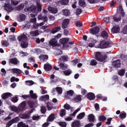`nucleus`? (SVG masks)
<instances>
[{"label": "nucleus", "mask_w": 127, "mask_h": 127, "mask_svg": "<svg viewBox=\"0 0 127 127\" xmlns=\"http://www.w3.org/2000/svg\"><path fill=\"white\" fill-rule=\"evenodd\" d=\"M37 8L34 5H31L29 7L26 6L24 8V11L28 13H31L32 12L31 14V17H35L38 14V12H40L42 9V5L40 3L37 2Z\"/></svg>", "instance_id": "nucleus-1"}, {"label": "nucleus", "mask_w": 127, "mask_h": 127, "mask_svg": "<svg viewBox=\"0 0 127 127\" xmlns=\"http://www.w3.org/2000/svg\"><path fill=\"white\" fill-rule=\"evenodd\" d=\"M18 41L21 43L22 48H27L28 47V42H27V37L25 35H22L17 38Z\"/></svg>", "instance_id": "nucleus-2"}, {"label": "nucleus", "mask_w": 127, "mask_h": 127, "mask_svg": "<svg viewBox=\"0 0 127 127\" xmlns=\"http://www.w3.org/2000/svg\"><path fill=\"white\" fill-rule=\"evenodd\" d=\"M112 46H113V43L108 41H101L100 43L98 44V48L101 49L110 48Z\"/></svg>", "instance_id": "nucleus-3"}, {"label": "nucleus", "mask_w": 127, "mask_h": 127, "mask_svg": "<svg viewBox=\"0 0 127 127\" xmlns=\"http://www.w3.org/2000/svg\"><path fill=\"white\" fill-rule=\"evenodd\" d=\"M96 60L99 61V62H105V61L108 58V56L104 55L103 56L102 53L100 52H97L95 53V56Z\"/></svg>", "instance_id": "nucleus-4"}, {"label": "nucleus", "mask_w": 127, "mask_h": 127, "mask_svg": "<svg viewBox=\"0 0 127 127\" xmlns=\"http://www.w3.org/2000/svg\"><path fill=\"white\" fill-rule=\"evenodd\" d=\"M19 121H20L19 117H16L15 118L8 122L6 125V127H10L13 124H17Z\"/></svg>", "instance_id": "nucleus-5"}, {"label": "nucleus", "mask_w": 127, "mask_h": 127, "mask_svg": "<svg viewBox=\"0 0 127 127\" xmlns=\"http://www.w3.org/2000/svg\"><path fill=\"white\" fill-rule=\"evenodd\" d=\"M70 23V19H65L63 20L62 23V28L63 29H65L68 27V25Z\"/></svg>", "instance_id": "nucleus-6"}, {"label": "nucleus", "mask_w": 127, "mask_h": 127, "mask_svg": "<svg viewBox=\"0 0 127 127\" xmlns=\"http://www.w3.org/2000/svg\"><path fill=\"white\" fill-rule=\"evenodd\" d=\"M100 32V27L95 26L90 30V33L94 35L95 34H98Z\"/></svg>", "instance_id": "nucleus-7"}, {"label": "nucleus", "mask_w": 127, "mask_h": 127, "mask_svg": "<svg viewBox=\"0 0 127 127\" xmlns=\"http://www.w3.org/2000/svg\"><path fill=\"white\" fill-rule=\"evenodd\" d=\"M112 66L114 68H120L121 67V60H117L112 63Z\"/></svg>", "instance_id": "nucleus-8"}, {"label": "nucleus", "mask_w": 127, "mask_h": 127, "mask_svg": "<svg viewBox=\"0 0 127 127\" xmlns=\"http://www.w3.org/2000/svg\"><path fill=\"white\" fill-rule=\"evenodd\" d=\"M59 5H67L69 3V0H60L57 2Z\"/></svg>", "instance_id": "nucleus-9"}, {"label": "nucleus", "mask_w": 127, "mask_h": 127, "mask_svg": "<svg viewBox=\"0 0 127 127\" xmlns=\"http://www.w3.org/2000/svg\"><path fill=\"white\" fill-rule=\"evenodd\" d=\"M19 117L22 120H28L30 119V115L27 114L21 113L19 115Z\"/></svg>", "instance_id": "nucleus-10"}, {"label": "nucleus", "mask_w": 127, "mask_h": 127, "mask_svg": "<svg viewBox=\"0 0 127 127\" xmlns=\"http://www.w3.org/2000/svg\"><path fill=\"white\" fill-rule=\"evenodd\" d=\"M111 32L113 33V34L119 33V32H120V26L118 25L113 26L111 29Z\"/></svg>", "instance_id": "nucleus-11"}, {"label": "nucleus", "mask_w": 127, "mask_h": 127, "mask_svg": "<svg viewBox=\"0 0 127 127\" xmlns=\"http://www.w3.org/2000/svg\"><path fill=\"white\" fill-rule=\"evenodd\" d=\"M72 100L74 103H80L82 101V95H77L75 97H74Z\"/></svg>", "instance_id": "nucleus-12"}, {"label": "nucleus", "mask_w": 127, "mask_h": 127, "mask_svg": "<svg viewBox=\"0 0 127 127\" xmlns=\"http://www.w3.org/2000/svg\"><path fill=\"white\" fill-rule=\"evenodd\" d=\"M71 127H81V122L79 120H75L71 123Z\"/></svg>", "instance_id": "nucleus-13"}, {"label": "nucleus", "mask_w": 127, "mask_h": 127, "mask_svg": "<svg viewBox=\"0 0 127 127\" xmlns=\"http://www.w3.org/2000/svg\"><path fill=\"white\" fill-rule=\"evenodd\" d=\"M9 62L11 64H14V65H17V64H19V61L15 58L9 59Z\"/></svg>", "instance_id": "nucleus-14"}, {"label": "nucleus", "mask_w": 127, "mask_h": 127, "mask_svg": "<svg viewBox=\"0 0 127 127\" xmlns=\"http://www.w3.org/2000/svg\"><path fill=\"white\" fill-rule=\"evenodd\" d=\"M87 98L88 100H90V101H93V100H95V94L92 92L88 93L87 95Z\"/></svg>", "instance_id": "nucleus-15"}, {"label": "nucleus", "mask_w": 127, "mask_h": 127, "mask_svg": "<svg viewBox=\"0 0 127 127\" xmlns=\"http://www.w3.org/2000/svg\"><path fill=\"white\" fill-rule=\"evenodd\" d=\"M48 9L49 11H51L52 13H57L58 9L56 7H52L51 6H49Z\"/></svg>", "instance_id": "nucleus-16"}, {"label": "nucleus", "mask_w": 127, "mask_h": 127, "mask_svg": "<svg viewBox=\"0 0 127 127\" xmlns=\"http://www.w3.org/2000/svg\"><path fill=\"white\" fill-rule=\"evenodd\" d=\"M60 30H61V27L57 26V27H55V28H53L51 30V32L53 34H55V33H56L57 32H58V31H59Z\"/></svg>", "instance_id": "nucleus-17"}, {"label": "nucleus", "mask_w": 127, "mask_h": 127, "mask_svg": "<svg viewBox=\"0 0 127 127\" xmlns=\"http://www.w3.org/2000/svg\"><path fill=\"white\" fill-rule=\"evenodd\" d=\"M11 96H12V94H11V93L7 92L2 94V95H1V98L2 99H3V100H6L7 98H9V97H11Z\"/></svg>", "instance_id": "nucleus-18"}, {"label": "nucleus", "mask_w": 127, "mask_h": 127, "mask_svg": "<svg viewBox=\"0 0 127 127\" xmlns=\"http://www.w3.org/2000/svg\"><path fill=\"white\" fill-rule=\"evenodd\" d=\"M69 39L68 38H64L60 40V43L63 44L64 46L65 44H67L68 43V41H69Z\"/></svg>", "instance_id": "nucleus-19"}, {"label": "nucleus", "mask_w": 127, "mask_h": 127, "mask_svg": "<svg viewBox=\"0 0 127 127\" xmlns=\"http://www.w3.org/2000/svg\"><path fill=\"white\" fill-rule=\"evenodd\" d=\"M44 68L45 70V71H50L52 69V66H51V65L49 64H44Z\"/></svg>", "instance_id": "nucleus-20"}, {"label": "nucleus", "mask_w": 127, "mask_h": 127, "mask_svg": "<svg viewBox=\"0 0 127 127\" xmlns=\"http://www.w3.org/2000/svg\"><path fill=\"white\" fill-rule=\"evenodd\" d=\"M59 65L60 67L61 70H66L68 68V65L64 64L62 63L59 62Z\"/></svg>", "instance_id": "nucleus-21"}, {"label": "nucleus", "mask_w": 127, "mask_h": 127, "mask_svg": "<svg viewBox=\"0 0 127 127\" xmlns=\"http://www.w3.org/2000/svg\"><path fill=\"white\" fill-rule=\"evenodd\" d=\"M89 123H94L95 122V116L93 114H89L88 116Z\"/></svg>", "instance_id": "nucleus-22"}, {"label": "nucleus", "mask_w": 127, "mask_h": 127, "mask_svg": "<svg viewBox=\"0 0 127 127\" xmlns=\"http://www.w3.org/2000/svg\"><path fill=\"white\" fill-rule=\"evenodd\" d=\"M30 34L32 37H35L37 35H39V32H38V30L31 31L30 32Z\"/></svg>", "instance_id": "nucleus-23"}, {"label": "nucleus", "mask_w": 127, "mask_h": 127, "mask_svg": "<svg viewBox=\"0 0 127 127\" xmlns=\"http://www.w3.org/2000/svg\"><path fill=\"white\" fill-rule=\"evenodd\" d=\"M96 98L97 99H99V100H102V101H103L104 102H106L108 100V98L107 97H103V95H102V94L97 95L96 96Z\"/></svg>", "instance_id": "nucleus-24"}, {"label": "nucleus", "mask_w": 127, "mask_h": 127, "mask_svg": "<svg viewBox=\"0 0 127 127\" xmlns=\"http://www.w3.org/2000/svg\"><path fill=\"white\" fill-rule=\"evenodd\" d=\"M11 71L13 74H21V73H22L21 70L18 68H12Z\"/></svg>", "instance_id": "nucleus-25"}, {"label": "nucleus", "mask_w": 127, "mask_h": 127, "mask_svg": "<svg viewBox=\"0 0 127 127\" xmlns=\"http://www.w3.org/2000/svg\"><path fill=\"white\" fill-rule=\"evenodd\" d=\"M47 108L48 111H51L53 109V104L51 103L50 102H48L47 103Z\"/></svg>", "instance_id": "nucleus-26"}, {"label": "nucleus", "mask_w": 127, "mask_h": 127, "mask_svg": "<svg viewBox=\"0 0 127 127\" xmlns=\"http://www.w3.org/2000/svg\"><path fill=\"white\" fill-rule=\"evenodd\" d=\"M55 120V115L54 114H51L48 117V122H53Z\"/></svg>", "instance_id": "nucleus-27"}, {"label": "nucleus", "mask_w": 127, "mask_h": 127, "mask_svg": "<svg viewBox=\"0 0 127 127\" xmlns=\"http://www.w3.org/2000/svg\"><path fill=\"white\" fill-rule=\"evenodd\" d=\"M4 7L8 8V11H11V10H13V8H12V7L11 6V5H10V4L8 3H5Z\"/></svg>", "instance_id": "nucleus-28"}, {"label": "nucleus", "mask_w": 127, "mask_h": 127, "mask_svg": "<svg viewBox=\"0 0 127 127\" xmlns=\"http://www.w3.org/2000/svg\"><path fill=\"white\" fill-rule=\"evenodd\" d=\"M50 45H52V46H56V44H57V40L56 39H52L50 41Z\"/></svg>", "instance_id": "nucleus-29"}, {"label": "nucleus", "mask_w": 127, "mask_h": 127, "mask_svg": "<svg viewBox=\"0 0 127 127\" xmlns=\"http://www.w3.org/2000/svg\"><path fill=\"white\" fill-rule=\"evenodd\" d=\"M101 36L103 38H105V39H107L108 38V37L109 35H108V32L106 31H103L101 32Z\"/></svg>", "instance_id": "nucleus-30"}, {"label": "nucleus", "mask_w": 127, "mask_h": 127, "mask_svg": "<svg viewBox=\"0 0 127 127\" xmlns=\"http://www.w3.org/2000/svg\"><path fill=\"white\" fill-rule=\"evenodd\" d=\"M85 115L86 114L85 113V112H82L77 115V119L78 120H82L83 118L85 117Z\"/></svg>", "instance_id": "nucleus-31"}, {"label": "nucleus", "mask_w": 127, "mask_h": 127, "mask_svg": "<svg viewBox=\"0 0 127 127\" xmlns=\"http://www.w3.org/2000/svg\"><path fill=\"white\" fill-rule=\"evenodd\" d=\"M26 107V102L23 101L21 104H20V108L21 110V111H23L24 110V108Z\"/></svg>", "instance_id": "nucleus-32"}, {"label": "nucleus", "mask_w": 127, "mask_h": 127, "mask_svg": "<svg viewBox=\"0 0 127 127\" xmlns=\"http://www.w3.org/2000/svg\"><path fill=\"white\" fill-rule=\"evenodd\" d=\"M78 3L79 5L82 7H85V6H86V2H85V0H79Z\"/></svg>", "instance_id": "nucleus-33"}, {"label": "nucleus", "mask_w": 127, "mask_h": 127, "mask_svg": "<svg viewBox=\"0 0 127 127\" xmlns=\"http://www.w3.org/2000/svg\"><path fill=\"white\" fill-rule=\"evenodd\" d=\"M107 120V117L104 115H101L99 117V121L100 122H105Z\"/></svg>", "instance_id": "nucleus-34"}, {"label": "nucleus", "mask_w": 127, "mask_h": 127, "mask_svg": "<svg viewBox=\"0 0 127 127\" xmlns=\"http://www.w3.org/2000/svg\"><path fill=\"white\" fill-rule=\"evenodd\" d=\"M65 115H66V110L65 109H61L60 116L61 117H65Z\"/></svg>", "instance_id": "nucleus-35"}, {"label": "nucleus", "mask_w": 127, "mask_h": 127, "mask_svg": "<svg viewBox=\"0 0 127 127\" xmlns=\"http://www.w3.org/2000/svg\"><path fill=\"white\" fill-rule=\"evenodd\" d=\"M125 73H126V69H121L118 72V75H120V76H124Z\"/></svg>", "instance_id": "nucleus-36"}, {"label": "nucleus", "mask_w": 127, "mask_h": 127, "mask_svg": "<svg viewBox=\"0 0 127 127\" xmlns=\"http://www.w3.org/2000/svg\"><path fill=\"white\" fill-rule=\"evenodd\" d=\"M58 124L60 126V127H67V123L66 122H58Z\"/></svg>", "instance_id": "nucleus-37"}, {"label": "nucleus", "mask_w": 127, "mask_h": 127, "mask_svg": "<svg viewBox=\"0 0 127 127\" xmlns=\"http://www.w3.org/2000/svg\"><path fill=\"white\" fill-rule=\"evenodd\" d=\"M40 59H42V60H47L48 59V56L41 55L39 56Z\"/></svg>", "instance_id": "nucleus-38"}, {"label": "nucleus", "mask_w": 127, "mask_h": 127, "mask_svg": "<svg viewBox=\"0 0 127 127\" xmlns=\"http://www.w3.org/2000/svg\"><path fill=\"white\" fill-rule=\"evenodd\" d=\"M1 43H2V45H3V46H4L5 47H6L8 46V45H9V43H8V42L6 40H3L1 42Z\"/></svg>", "instance_id": "nucleus-39"}, {"label": "nucleus", "mask_w": 127, "mask_h": 127, "mask_svg": "<svg viewBox=\"0 0 127 127\" xmlns=\"http://www.w3.org/2000/svg\"><path fill=\"white\" fill-rule=\"evenodd\" d=\"M64 73L65 76H69V75H71L72 71H70V69H68L67 70L64 71Z\"/></svg>", "instance_id": "nucleus-40"}, {"label": "nucleus", "mask_w": 127, "mask_h": 127, "mask_svg": "<svg viewBox=\"0 0 127 127\" xmlns=\"http://www.w3.org/2000/svg\"><path fill=\"white\" fill-rule=\"evenodd\" d=\"M90 63L91 66H96V65L98 64V62L97 61H96V60H91Z\"/></svg>", "instance_id": "nucleus-41"}, {"label": "nucleus", "mask_w": 127, "mask_h": 127, "mask_svg": "<svg viewBox=\"0 0 127 127\" xmlns=\"http://www.w3.org/2000/svg\"><path fill=\"white\" fill-rule=\"evenodd\" d=\"M56 90L57 92H58V93L60 95H61V94H62V92H63V89L62 87H56Z\"/></svg>", "instance_id": "nucleus-42"}, {"label": "nucleus", "mask_w": 127, "mask_h": 127, "mask_svg": "<svg viewBox=\"0 0 127 127\" xmlns=\"http://www.w3.org/2000/svg\"><path fill=\"white\" fill-rule=\"evenodd\" d=\"M79 62H80V60L78 59L71 61V62L73 66H76V65L77 64V63H79Z\"/></svg>", "instance_id": "nucleus-43"}, {"label": "nucleus", "mask_w": 127, "mask_h": 127, "mask_svg": "<svg viewBox=\"0 0 127 127\" xmlns=\"http://www.w3.org/2000/svg\"><path fill=\"white\" fill-rule=\"evenodd\" d=\"M80 110H81V108H78L72 114L70 115V117H75L77 113H78V112H79V111H80Z\"/></svg>", "instance_id": "nucleus-44"}, {"label": "nucleus", "mask_w": 127, "mask_h": 127, "mask_svg": "<svg viewBox=\"0 0 127 127\" xmlns=\"http://www.w3.org/2000/svg\"><path fill=\"white\" fill-rule=\"evenodd\" d=\"M60 60H62L63 61H68V56H62L61 58H60Z\"/></svg>", "instance_id": "nucleus-45"}, {"label": "nucleus", "mask_w": 127, "mask_h": 127, "mask_svg": "<svg viewBox=\"0 0 127 127\" xmlns=\"http://www.w3.org/2000/svg\"><path fill=\"white\" fill-rule=\"evenodd\" d=\"M41 112L42 114H45L46 113V107L45 106H41Z\"/></svg>", "instance_id": "nucleus-46"}, {"label": "nucleus", "mask_w": 127, "mask_h": 127, "mask_svg": "<svg viewBox=\"0 0 127 127\" xmlns=\"http://www.w3.org/2000/svg\"><path fill=\"white\" fill-rule=\"evenodd\" d=\"M119 9L120 11H121V13L122 16H124L125 12H124V9H123V7L122 6V5L119 6Z\"/></svg>", "instance_id": "nucleus-47"}, {"label": "nucleus", "mask_w": 127, "mask_h": 127, "mask_svg": "<svg viewBox=\"0 0 127 127\" xmlns=\"http://www.w3.org/2000/svg\"><path fill=\"white\" fill-rule=\"evenodd\" d=\"M70 14V11L68 9H65L64 11V15H65V16H68Z\"/></svg>", "instance_id": "nucleus-48"}, {"label": "nucleus", "mask_w": 127, "mask_h": 127, "mask_svg": "<svg viewBox=\"0 0 127 127\" xmlns=\"http://www.w3.org/2000/svg\"><path fill=\"white\" fill-rule=\"evenodd\" d=\"M113 19L114 21H116L117 22H118V21H121V20H122V17L120 16L118 18L116 16H114L113 17Z\"/></svg>", "instance_id": "nucleus-49"}, {"label": "nucleus", "mask_w": 127, "mask_h": 127, "mask_svg": "<svg viewBox=\"0 0 127 127\" xmlns=\"http://www.w3.org/2000/svg\"><path fill=\"white\" fill-rule=\"evenodd\" d=\"M25 83H26V85H33V84H34V82H33V81L32 80H27L25 81Z\"/></svg>", "instance_id": "nucleus-50"}, {"label": "nucleus", "mask_w": 127, "mask_h": 127, "mask_svg": "<svg viewBox=\"0 0 127 127\" xmlns=\"http://www.w3.org/2000/svg\"><path fill=\"white\" fill-rule=\"evenodd\" d=\"M19 17L21 21H23L24 20H25L26 16L24 14H22L19 15Z\"/></svg>", "instance_id": "nucleus-51"}, {"label": "nucleus", "mask_w": 127, "mask_h": 127, "mask_svg": "<svg viewBox=\"0 0 127 127\" xmlns=\"http://www.w3.org/2000/svg\"><path fill=\"white\" fill-rule=\"evenodd\" d=\"M66 94L67 96H73L74 95V91L73 90H69L67 91Z\"/></svg>", "instance_id": "nucleus-52"}, {"label": "nucleus", "mask_w": 127, "mask_h": 127, "mask_svg": "<svg viewBox=\"0 0 127 127\" xmlns=\"http://www.w3.org/2000/svg\"><path fill=\"white\" fill-rule=\"evenodd\" d=\"M28 105H29L30 108H33V107H34V103H33L32 101L30 100L28 101Z\"/></svg>", "instance_id": "nucleus-53"}, {"label": "nucleus", "mask_w": 127, "mask_h": 127, "mask_svg": "<svg viewBox=\"0 0 127 127\" xmlns=\"http://www.w3.org/2000/svg\"><path fill=\"white\" fill-rule=\"evenodd\" d=\"M121 119H126L127 118V113H122L120 115Z\"/></svg>", "instance_id": "nucleus-54"}, {"label": "nucleus", "mask_w": 127, "mask_h": 127, "mask_svg": "<svg viewBox=\"0 0 127 127\" xmlns=\"http://www.w3.org/2000/svg\"><path fill=\"white\" fill-rule=\"evenodd\" d=\"M9 39L10 41H15L16 39H15V36L13 35H10L9 37Z\"/></svg>", "instance_id": "nucleus-55"}, {"label": "nucleus", "mask_w": 127, "mask_h": 127, "mask_svg": "<svg viewBox=\"0 0 127 127\" xmlns=\"http://www.w3.org/2000/svg\"><path fill=\"white\" fill-rule=\"evenodd\" d=\"M18 1L14 0H11V4H13V5H17L18 4Z\"/></svg>", "instance_id": "nucleus-56"}, {"label": "nucleus", "mask_w": 127, "mask_h": 127, "mask_svg": "<svg viewBox=\"0 0 127 127\" xmlns=\"http://www.w3.org/2000/svg\"><path fill=\"white\" fill-rule=\"evenodd\" d=\"M64 109H65V110H70L71 109V106H70V105L68 104H65L64 106Z\"/></svg>", "instance_id": "nucleus-57"}, {"label": "nucleus", "mask_w": 127, "mask_h": 127, "mask_svg": "<svg viewBox=\"0 0 127 127\" xmlns=\"http://www.w3.org/2000/svg\"><path fill=\"white\" fill-rule=\"evenodd\" d=\"M43 100H49V95L47 94L41 97Z\"/></svg>", "instance_id": "nucleus-58"}, {"label": "nucleus", "mask_w": 127, "mask_h": 127, "mask_svg": "<svg viewBox=\"0 0 127 127\" xmlns=\"http://www.w3.org/2000/svg\"><path fill=\"white\" fill-rule=\"evenodd\" d=\"M76 15H79V14H81L82 13V9L81 8H78L76 10Z\"/></svg>", "instance_id": "nucleus-59"}, {"label": "nucleus", "mask_w": 127, "mask_h": 127, "mask_svg": "<svg viewBox=\"0 0 127 127\" xmlns=\"http://www.w3.org/2000/svg\"><path fill=\"white\" fill-rule=\"evenodd\" d=\"M11 101L13 102V103H17V102L18 101V98L17 97H13Z\"/></svg>", "instance_id": "nucleus-60"}, {"label": "nucleus", "mask_w": 127, "mask_h": 127, "mask_svg": "<svg viewBox=\"0 0 127 127\" xmlns=\"http://www.w3.org/2000/svg\"><path fill=\"white\" fill-rule=\"evenodd\" d=\"M75 25H76V26L80 27V26H82V25H83V24L80 21H77L75 22Z\"/></svg>", "instance_id": "nucleus-61"}, {"label": "nucleus", "mask_w": 127, "mask_h": 127, "mask_svg": "<svg viewBox=\"0 0 127 127\" xmlns=\"http://www.w3.org/2000/svg\"><path fill=\"white\" fill-rule=\"evenodd\" d=\"M95 109L96 111H100V106L99 105V104L96 103L95 104Z\"/></svg>", "instance_id": "nucleus-62"}, {"label": "nucleus", "mask_w": 127, "mask_h": 127, "mask_svg": "<svg viewBox=\"0 0 127 127\" xmlns=\"http://www.w3.org/2000/svg\"><path fill=\"white\" fill-rule=\"evenodd\" d=\"M123 32L125 33V34H127V24L125 26V27L123 28Z\"/></svg>", "instance_id": "nucleus-63"}, {"label": "nucleus", "mask_w": 127, "mask_h": 127, "mask_svg": "<svg viewBox=\"0 0 127 127\" xmlns=\"http://www.w3.org/2000/svg\"><path fill=\"white\" fill-rule=\"evenodd\" d=\"M94 127V123H89L88 124L86 125L84 127Z\"/></svg>", "instance_id": "nucleus-64"}]
</instances>
